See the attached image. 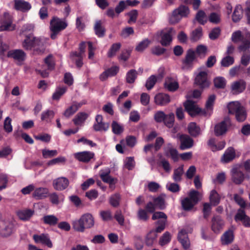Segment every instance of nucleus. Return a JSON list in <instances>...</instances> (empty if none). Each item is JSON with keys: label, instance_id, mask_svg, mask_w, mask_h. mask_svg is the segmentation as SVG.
<instances>
[{"label": "nucleus", "instance_id": "f257e3e1", "mask_svg": "<svg viewBox=\"0 0 250 250\" xmlns=\"http://www.w3.org/2000/svg\"><path fill=\"white\" fill-rule=\"evenodd\" d=\"M72 225L75 231L83 232L85 229H91L94 227L95 219L91 213H86L83 214L79 219L73 221Z\"/></svg>", "mask_w": 250, "mask_h": 250}, {"label": "nucleus", "instance_id": "f03ea898", "mask_svg": "<svg viewBox=\"0 0 250 250\" xmlns=\"http://www.w3.org/2000/svg\"><path fill=\"white\" fill-rule=\"evenodd\" d=\"M229 112L231 114L235 115L237 121L241 122L244 121L247 117V113L244 107L238 101L230 102L228 104Z\"/></svg>", "mask_w": 250, "mask_h": 250}, {"label": "nucleus", "instance_id": "7ed1b4c3", "mask_svg": "<svg viewBox=\"0 0 250 250\" xmlns=\"http://www.w3.org/2000/svg\"><path fill=\"white\" fill-rule=\"evenodd\" d=\"M67 23L65 20L54 17L50 22V38L54 40L56 39L59 33L66 28Z\"/></svg>", "mask_w": 250, "mask_h": 250}, {"label": "nucleus", "instance_id": "20e7f679", "mask_svg": "<svg viewBox=\"0 0 250 250\" xmlns=\"http://www.w3.org/2000/svg\"><path fill=\"white\" fill-rule=\"evenodd\" d=\"M199 193L195 190H191L189 193V198H186L182 201L183 208L186 210L191 209L199 201Z\"/></svg>", "mask_w": 250, "mask_h": 250}, {"label": "nucleus", "instance_id": "39448f33", "mask_svg": "<svg viewBox=\"0 0 250 250\" xmlns=\"http://www.w3.org/2000/svg\"><path fill=\"white\" fill-rule=\"evenodd\" d=\"M186 110L191 116H195L197 115H203L206 116V113L204 110L200 108L196 103L187 100L184 104Z\"/></svg>", "mask_w": 250, "mask_h": 250}, {"label": "nucleus", "instance_id": "423d86ee", "mask_svg": "<svg viewBox=\"0 0 250 250\" xmlns=\"http://www.w3.org/2000/svg\"><path fill=\"white\" fill-rule=\"evenodd\" d=\"M152 219L153 220H158L157 222V227L155 230H154L156 232H161L165 228L166 223L167 222V216L163 212H155L153 213Z\"/></svg>", "mask_w": 250, "mask_h": 250}, {"label": "nucleus", "instance_id": "0eeeda50", "mask_svg": "<svg viewBox=\"0 0 250 250\" xmlns=\"http://www.w3.org/2000/svg\"><path fill=\"white\" fill-rule=\"evenodd\" d=\"M208 72L205 69H201L199 73L196 75L195 83L200 88H205L209 85V82L207 78Z\"/></svg>", "mask_w": 250, "mask_h": 250}, {"label": "nucleus", "instance_id": "6e6552de", "mask_svg": "<svg viewBox=\"0 0 250 250\" xmlns=\"http://www.w3.org/2000/svg\"><path fill=\"white\" fill-rule=\"evenodd\" d=\"M192 232V229L187 228L181 229L178 233V239L185 250L190 247V241L188 234Z\"/></svg>", "mask_w": 250, "mask_h": 250}, {"label": "nucleus", "instance_id": "1a4fd4ad", "mask_svg": "<svg viewBox=\"0 0 250 250\" xmlns=\"http://www.w3.org/2000/svg\"><path fill=\"white\" fill-rule=\"evenodd\" d=\"M0 31H12L15 29L16 25L12 23L11 16L8 13H5L0 22Z\"/></svg>", "mask_w": 250, "mask_h": 250}, {"label": "nucleus", "instance_id": "9d476101", "mask_svg": "<svg viewBox=\"0 0 250 250\" xmlns=\"http://www.w3.org/2000/svg\"><path fill=\"white\" fill-rule=\"evenodd\" d=\"M175 33V31L172 28L163 30L160 33V36L161 38L160 42L162 45L167 46L172 41V36Z\"/></svg>", "mask_w": 250, "mask_h": 250}, {"label": "nucleus", "instance_id": "9b49d317", "mask_svg": "<svg viewBox=\"0 0 250 250\" xmlns=\"http://www.w3.org/2000/svg\"><path fill=\"white\" fill-rule=\"evenodd\" d=\"M239 52L241 54L240 63L244 66H247L250 63V48L249 46H239L238 47Z\"/></svg>", "mask_w": 250, "mask_h": 250}, {"label": "nucleus", "instance_id": "f8f14e48", "mask_svg": "<svg viewBox=\"0 0 250 250\" xmlns=\"http://www.w3.org/2000/svg\"><path fill=\"white\" fill-rule=\"evenodd\" d=\"M110 170L107 168L100 171V176L102 181L109 185V188L112 189L114 188V185L116 182V180L112 178L110 176Z\"/></svg>", "mask_w": 250, "mask_h": 250}, {"label": "nucleus", "instance_id": "ddd939ff", "mask_svg": "<svg viewBox=\"0 0 250 250\" xmlns=\"http://www.w3.org/2000/svg\"><path fill=\"white\" fill-rule=\"evenodd\" d=\"M7 56L18 62H21L25 59L26 54L21 49H13L8 51Z\"/></svg>", "mask_w": 250, "mask_h": 250}, {"label": "nucleus", "instance_id": "4468645a", "mask_svg": "<svg viewBox=\"0 0 250 250\" xmlns=\"http://www.w3.org/2000/svg\"><path fill=\"white\" fill-rule=\"evenodd\" d=\"M231 125L230 120L229 118H226L221 123L216 125L215 126L214 132L217 136L222 135L225 133L227 128Z\"/></svg>", "mask_w": 250, "mask_h": 250}, {"label": "nucleus", "instance_id": "2eb2a0df", "mask_svg": "<svg viewBox=\"0 0 250 250\" xmlns=\"http://www.w3.org/2000/svg\"><path fill=\"white\" fill-rule=\"evenodd\" d=\"M69 184V180L64 177L56 178L53 181V187L54 188L58 191L64 190L68 187Z\"/></svg>", "mask_w": 250, "mask_h": 250}, {"label": "nucleus", "instance_id": "dca6fc26", "mask_svg": "<svg viewBox=\"0 0 250 250\" xmlns=\"http://www.w3.org/2000/svg\"><path fill=\"white\" fill-rule=\"evenodd\" d=\"M246 87V83L243 80L233 82L231 84V91L233 94H239L242 93Z\"/></svg>", "mask_w": 250, "mask_h": 250}, {"label": "nucleus", "instance_id": "f3484780", "mask_svg": "<svg viewBox=\"0 0 250 250\" xmlns=\"http://www.w3.org/2000/svg\"><path fill=\"white\" fill-rule=\"evenodd\" d=\"M49 190L47 188L44 187H39L35 188L33 192L32 197L36 200H42L48 197Z\"/></svg>", "mask_w": 250, "mask_h": 250}, {"label": "nucleus", "instance_id": "a211bd4d", "mask_svg": "<svg viewBox=\"0 0 250 250\" xmlns=\"http://www.w3.org/2000/svg\"><path fill=\"white\" fill-rule=\"evenodd\" d=\"M178 137L181 143L180 146L181 149H187L191 148L193 146V140L188 136L180 135Z\"/></svg>", "mask_w": 250, "mask_h": 250}, {"label": "nucleus", "instance_id": "6ab92c4d", "mask_svg": "<svg viewBox=\"0 0 250 250\" xmlns=\"http://www.w3.org/2000/svg\"><path fill=\"white\" fill-rule=\"evenodd\" d=\"M235 157V150L232 147H229L225 150L221 158V161L223 163H228L232 161Z\"/></svg>", "mask_w": 250, "mask_h": 250}, {"label": "nucleus", "instance_id": "aec40b11", "mask_svg": "<svg viewBox=\"0 0 250 250\" xmlns=\"http://www.w3.org/2000/svg\"><path fill=\"white\" fill-rule=\"evenodd\" d=\"M96 123L93 125L95 130L97 131H106L109 128V124L103 122V116L98 115L96 117Z\"/></svg>", "mask_w": 250, "mask_h": 250}, {"label": "nucleus", "instance_id": "412c9836", "mask_svg": "<svg viewBox=\"0 0 250 250\" xmlns=\"http://www.w3.org/2000/svg\"><path fill=\"white\" fill-rule=\"evenodd\" d=\"M164 87L167 90L174 92L179 88V83L175 78L167 77L166 78Z\"/></svg>", "mask_w": 250, "mask_h": 250}, {"label": "nucleus", "instance_id": "4be33fe9", "mask_svg": "<svg viewBox=\"0 0 250 250\" xmlns=\"http://www.w3.org/2000/svg\"><path fill=\"white\" fill-rule=\"evenodd\" d=\"M33 239L37 243H41L46 245L49 248L52 247V244L48 234L42 233L41 235L35 234L33 236Z\"/></svg>", "mask_w": 250, "mask_h": 250}, {"label": "nucleus", "instance_id": "5701e85b", "mask_svg": "<svg viewBox=\"0 0 250 250\" xmlns=\"http://www.w3.org/2000/svg\"><path fill=\"white\" fill-rule=\"evenodd\" d=\"M74 156L78 161L87 163L93 158L94 153L90 151H83L76 153Z\"/></svg>", "mask_w": 250, "mask_h": 250}, {"label": "nucleus", "instance_id": "b1692460", "mask_svg": "<svg viewBox=\"0 0 250 250\" xmlns=\"http://www.w3.org/2000/svg\"><path fill=\"white\" fill-rule=\"evenodd\" d=\"M232 181L237 184L241 183L244 179V175L239 167H234L231 170Z\"/></svg>", "mask_w": 250, "mask_h": 250}, {"label": "nucleus", "instance_id": "393cba45", "mask_svg": "<svg viewBox=\"0 0 250 250\" xmlns=\"http://www.w3.org/2000/svg\"><path fill=\"white\" fill-rule=\"evenodd\" d=\"M236 221H241L246 227H250V217L247 216L243 209H239L235 215Z\"/></svg>", "mask_w": 250, "mask_h": 250}, {"label": "nucleus", "instance_id": "a878e982", "mask_svg": "<svg viewBox=\"0 0 250 250\" xmlns=\"http://www.w3.org/2000/svg\"><path fill=\"white\" fill-rule=\"evenodd\" d=\"M16 213L18 218L24 221L29 220L34 213V211L30 209H19Z\"/></svg>", "mask_w": 250, "mask_h": 250}, {"label": "nucleus", "instance_id": "bb28decb", "mask_svg": "<svg viewBox=\"0 0 250 250\" xmlns=\"http://www.w3.org/2000/svg\"><path fill=\"white\" fill-rule=\"evenodd\" d=\"M166 156L170 157L174 162L179 159V155L177 150L174 148L171 144H168L164 148Z\"/></svg>", "mask_w": 250, "mask_h": 250}, {"label": "nucleus", "instance_id": "cd10ccee", "mask_svg": "<svg viewBox=\"0 0 250 250\" xmlns=\"http://www.w3.org/2000/svg\"><path fill=\"white\" fill-rule=\"evenodd\" d=\"M155 104L159 105H165L170 102L168 95L165 93H158L154 97Z\"/></svg>", "mask_w": 250, "mask_h": 250}, {"label": "nucleus", "instance_id": "c85d7f7f", "mask_svg": "<svg viewBox=\"0 0 250 250\" xmlns=\"http://www.w3.org/2000/svg\"><path fill=\"white\" fill-rule=\"evenodd\" d=\"M224 222L219 216L214 217L212 220V230L216 233L223 229Z\"/></svg>", "mask_w": 250, "mask_h": 250}, {"label": "nucleus", "instance_id": "c756f323", "mask_svg": "<svg viewBox=\"0 0 250 250\" xmlns=\"http://www.w3.org/2000/svg\"><path fill=\"white\" fill-rule=\"evenodd\" d=\"M208 145L210 149L213 151H217L223 149L226 145L225 141H216L214 139H210L208 142Z\"/></svg>", "mask_w": 250, "mask_h": 250}, {"label": "nucleus", "instance_id": "7c9ffc66", "mask_svg": "<svg viewBox=\"0 0 250 250\" xmlns=\"http://www.w3.org/2000/svg\"><path fill=\"white\" fill-rule=\"evenodd\" d=\"M48 197H49L50 202L54 205L62 204L64 200V196L62 193L58 194L56 192H52L50 194L48 193Z\"/></svg>", "mask_w": 250, "mask_h": 250}, {"label": "nucleus", "instance_id": "2f4dec72", "mask_svg": "<svg viewBox=\"0 0 250 250\" xmlns=\"http://www.w3.org/2000/svg\"><path fill=\"white\" fill-rule=\"evenodd\" d=\"M35 37L32 34L26 35L25 39L22 43V47L26 50H31L35 46Z\"/></svg>", "mask_w": 250, "mask_h": 250}, {"label": "nucleus", "instance_id": "473e14b6", "mask_svg": "<svg viewBox=\"0 0 250 250\" xmlns=\"http://www.w3.org/2000/svg\"><path fill=\"white\" fill-rule=\"evenodd\" d=\"M195 58V52L192 50H188L186 58L183 61V67H188L191 65Z\"/></svg>", "mask_w": 250, "mask_h": 250}, {"label": "nucleus", "instance_id": "72a5a7b5", "mask_svg": "<svg viewBox=\"0 0 250 250\" xmlns=\"http://www.w3.org/2000/svg\"><path fill=\"white\" fill-rule=\"evenodd\" d=\"M15 7L17 10L25 11L30 9L31 5L27 2L22 0H15Z\"/></svg>", "mask_w": 250, "mask_h": 250}, {"label": "nucleus", "instance_id": "f704fd0d", "mask_svg": "<svg viewBox=\"0 0 250 250\" xmlns=\"http://www.w3.org/2000/svg\"><path fill=\"white\" fill-rule=\"evenodd\" d=\"M233 239V232L231 230L226 231L221 237V242L223 245H228L231 243Z\"/></svg>", "mask_w": 250, "mask_h": 250}, {"label": "nucleus", "instance_id": "c9c22d12", "mask_svg": "<svg viewBox=\"0 0 250 250\" xmlns=\"http://www.w3.org/2000/svg\"><path fill=\"white\" fill-rule=\"evenodd\" d=\"M188 133L193 137H196L201 134V129L194 122L189 123L188 126Z\"/></svg>", "mask_w": 250, "mask_h": 250}, {"label": "nucleus", "instance_id": "e433bc0d", "mask_svg": "<svg viewBox=\"0 0 250 250\" xmlns=\"http://www.w3.org/2000/svg\"><path fill=\"white\" fill-rule=\"evenodd\" d=\"M215 100V96L214 95H210L206 104V110H204L206 113V116L210 115L213 109V106Z\"/></svg>", "mask_w": 250, "mask_h": 250}, {"label": "nucleus", "instance_id": "4c0bfd02", "mask_svg": "<svg viewBox=\"0 0 250 250\" xmlns=\"http://www.w3.org/2000/svg\"><path fill=\"white\" fill-rule=\"evenodd\" d=\"M88 117V114L84 112H80L77 114L73 121L76 125L81 126Z\"/></svg>", "mask_w": 250, "mask_h": 250}, {"label": "nucleus", "instance_id": "58836bf2", "mask_svg": "<svg viewBox=\"0 0 250 250\" xmlns=\"http://www.w3.org/2000/svg\"><path fill=\"white\" fill-rule=\"evenodd\" d=\"M42 220L45 224L55 226L58 223L59 219L54 215H46L43 217Z\"/></svg>", "mask_w": 250, "mask_h": 250}, {"label": "nucleus", "instance_id": "ea45409f", "mask_svg": "<svg viewBox=\"0 0 250 250\" xmlns=\"http://www.w3.org/2000/svg\"><path fill=\"white\" fill-rule=\"evenodd\" d=\"M195 20L201 24L204 25L208 21V17L203 10H199L196 15Z\"/></svg>", "mask_w": 250, "mask_h": 250}, {"label": "nucleus", "instance_id": "a19ab883", "mask_svg": "<svg viewBox=\"0 0 250 250\" xmlns=\"http://www.w3.org/2000/svg\"><path fill=\"white\" fill-rule=\"evenodd\" d=\"M164 195H160L156 198H153V202L157 208L163 209L166 207Z\"/></svg>", "mask_w": 250, "mask_h": 250}, {"label": "nucleus", "instance_id": "79ce46f5", "mask_svg": "<svg viewBox=\"0 0 250 250\" xmlns=\"http://www.w3.org/2000/svg\"><path fill=\"white\" fill-rule=\"evenodd\" d=\"M243 9L240 5H236L232 16V19L234 22L238 21L242 17Z\"/></svg>", "mask_w": 250, "mask_h": 250}, {"label": "nucleus", "instance_id": "37998d69", "mask_svg": "<svg viewBox=\"0 0 250 250\" xmlns=\"http://www.w3.org/2000/svg\"><path fill=\"white\" fill-rule=\"evenodd\" d=\"M55 115L53 110H47L42 113L41 120L46 123H50Z\"/></svg>", "mask_w": 250, "mask_h": 250}, {"label": "nucleus", "instance_id": "c03bdc74", "mask_svg": "<svg viewBox=\"0 0 250 250\" xmlns=\"http://www.w3.org/2000/svg\"><path fill=\"white\" fill-rule=\"evenodd\" d=\"M112 132L116 135L121 134L124 130V126L118 122L113 121L111 124Z\"/></svg>", "mask_w": 250, "mask_h": 250}, {"label": "nucleus", "instance_id": "a18cd8bd", "mask_svg": "<svg viewBox=\"0 0 250 250\" xmlns=\"http://www.w3.org/2000/svg\"><path fill=\"white\" fill-rule=\"evenodd\" d=\"M81 106L80 104H73L67 108L63 113V115L68 118L73 115Z\"/></svg>", "mask_w": 250, "mask_h": 250}, {"label": "nucleus", "instance_id": "49530a36", "mask_svg": "<svg viewBox=\"0 0 250 250\" xmlns=\"http://www.w3.org/2000/svg\"><path fill=\"white\" fill-rule=\"evenodd\" d=\"M184 173V166L181 165L174 169L173 175V179L176 182L180 181L181 177Z\"/></svg>", "mask_w": 250, "mask_h": 250}, {"label": "nucleus", "instance_id": "de8ad7c7", "mask_svg": "<svg viewBox=\"0 0 250 250\" xmlns=\"http://www.w3.org/2000/svg\"><path fill=\"white\" fill-rule=\"evenodd\" d=\"M209 199L212 205L216 206L219 203L220 197L216 190H212L210 192Z\"/></svg>", "mask_w": 250, "mask_h": 250}, {"label": "nucleus", "instance_id": "09e8293b", "mask_svg": "<svg viewBox=\"0 0 250 250\" xmlns=\"http://www.w3.org/2000/svg\"><path fill=\"white\" fill-rule=\"evenodd\" d=\"M137 77V73L135 70H129L126 75V81L127 83H133Z\"/></svg>", "mask_w": 250, "mask_h": 250}, {"label": "nucleus", "instance_id": "8fccbe9b", "mask_svg": "<svg viewBox=\"0 0 250 250\" xmlns=\"http://www.w3.org/2000/svg\"><path fill=\"white\" fill-rule=\"evenodd\" d=\"M66 91L65 87H58L56 88L52 95V99L54 100H58L65 93Z\"/></svg>", "mask_w": 250, "mask_h": 250}, {"label": "nucleus", "instance_id": "3c124183", "mask_svg": "<svg viewBox=\"0 0 250 250\" xmlns=\"http://www.w3.org/2000/svg\"><path fill=\"white\" fill-rule=\"evenodd\" d=\"M234 62V59L233 57L230 56H226L222 59L221 61V64L223 67H229L233 64Z\"/></svg>", "mask_w": 250, "mask_h": 250}, {"label": "nucleus", "instance_id": "603ef678", "mask_svg": "<svg viewBox=\"0 0 250 250\" xmlns=\"http://www.w3.org/2000/svg\"><path fill=\"white\" fill-rule=\"evenodd\" d=\"M120 48L121 44L120 43L113 44L107 52L108 57L111 58L114 56Z\"/></svg>", "mask_w": 250, "mask_h": 250}, {"label": "nucleus", "instance_id": "864d4df0", "mask_svg": "<svg viewBox=\"0 0 250 250\" xmlns=\"http://www.w3.org/2000/svg\"><path fill=\"white\" fill-rule=\"evenodd\" d=\"M182 19V17L179 14L177 10L175 9L169 17V22L171 24H175L178 22Z\"/></svg>", "mask_w": 250, "mask_h": 250}, {"label": "nucleus", "instance_id": "5fc2aeb1", "mask_svg": "<svg viewBox=\"0 0 250 250\" xmlns=\"http://www.w3.org/2000/svg\"><path fill=\"white\" fill-rule=\"evenodd\" d=\"M94 29L96 34L99 37H103L104 34V30L102 26V22L101 21H97Z\"/></svg>", "mask_w": 250, "mask_h": 250}, {"label": "nucleus", "instance_id": "6e6d98bb", "mask_svg": "<svg viewBox=\"0 0 250 250\" xmlns=\"http://www.w3.org/2000/svg\"><path fill=\"white\" fill-rule=\"evenodd\" d=\"M150 43V41L148 39H146L139 42L136 47V50L138 52H142L148 47Z\"/></svg>", "mask_w": 250, "mask_h": 250}, {"label": "nucleus", "instance_id": "4d7b16f0", "mask_svg": "<svg viewBox=\"0 0 250 250\" xmlns=\"http://www.w3.org/2000/svg\"><path fill=\"white\" fill-rule=\"evenodd\" d=\"M58 152L57 150H49L43 149L42 150V157L44 159L50 158L56 156Z\"/></svg>", "mask_w": 250, "mask_h": 250}, {"label": "nucleus", "instance_id": "13d9d810", "mask_svg": "<svg viewBox=\"0 0 250 250\" xmlns=\"http://www.w3.org/2000/svg\"><path fill=\"white\" fill-rule=\"evenodd\" d=\"M179 14L182 18L187 17L189 14V9L188 7L185 5H181L178 8L176 9Z\"/></svg>", "mask_w": 250, "mask_h": 250}, {"label": "nucleus", "instance_id": "bf43d9fd", "mask_svg": "<svg viewBox=\"0 0 250 250\" xmlns=\"http://www.w3.org/2000/svg\"><path fill=\"white\" fill-rule=\"evenodd\" d=\"M46 41V39L43 38H36L35 37V46L34 48L35 49H38L40 48H43L44 44Z\"/></svg>", "mask_w": 250, "mask_h": 250}, {"label": "nucleus", "instance_id": "052dcab7", "mask_svg": "<svg viewBox=\"0 0 250 250\" xmlns=\"http://www.w3.org/2000/svg\"><path fill=\"white\" fill-rule=\"evenodd\" d=\"M214 83L216 87L222 88L225 86L226 81L224 78L218 77L214 79Z\"/></svg>", "mask_w": 250, "mask_h": 250}, {"label": "nucleus", "instance_id": "680f3d73", "mask_svg": "<svg viewBox=\"0 0 250 250\" xmlns=\"http://www.w3.org/2000/svg\"><path fill=\"white\" fill-rule=\"evenodd\" d=\"M71 57L72 60L76 62V65L78 67H80L82 66V55L79 54H77V52H73L71 55Z\"/></svg>", "mask_w": 250, "mask_h": 250}, {"label": "nucleus", "instance_id": "e2e57ef3", "mask_svg": "<svg viewBox=\"0 0 250 250\" xmlns=\"http://www.w3.org/2000/svg\"><path fill=\"white\" fill-rule=\"evenodd\" d=\"M202 36V29L201 27H198L194 30L191 36V40L193 41L199 40Z\"/></svg>", "mask_w": 250, "mask_h": 250}, {"label": "nucleus", "instance_id": "0e129e2a", "mask_svg": "<svg viewBox=\"0 0 250 250\" xmlns=\"http://www.w3.org/2000/svg\"><path fill=\"white\" fill-rule=\"evenodd\" d=\"M157 81L156 77L155 75L150 76L146 80V87L147 90H150L154 86Z\"/></svg>", "mask_w": 250, "mask_h": 250}, {"label": "nucleus", "instance_id": "69168bd1", "mask_svg": "<svg viewBox=\"0 0 250 250\" xmlns=\"http://www.w3.org/2000/svg\"><path fill=\"white\" fill-rule=\"evenodd\" d=\"M11 122L12 120L9 117H7L4 121L3 128L4 130L8 133L11 132L13 130Z\"/></svg>", "mask_w": 250, "mask_h": 250}, {"label": "nucleus", "instance_id": "338daca9", "mask_svg": "<svg viewBox=\"0 0 250 250\" xmlns=\"http://www.w3.org/2000/svg\"><path fill=\"white\" fill-rule=\"evenodd\" d=\"M239 46H244L245 47L249 46V48H250V32L246 31L243 33L242 43Z\"/></svg>", "mask_w": 250, "mask_h": 250}, {"label": "nucleus", "instance_id": "774afa93", "mask_svg": "<svg viewBox=\"0 0 250 250\" xmlns=\"http://www.w3.org/2000/svg\"><path fill=\"white\" fill-rule=\"evenodd\" d=\"M174 121V114L173 113L166 115L164 123L167 127H171L172 126Z\"/></svg>", "mask_w": 250, "mask_h": 250}]
</instances>
